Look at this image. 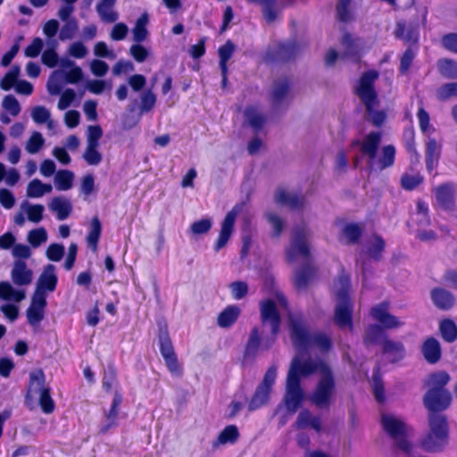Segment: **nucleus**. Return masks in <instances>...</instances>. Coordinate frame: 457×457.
<instances>
[{
    "label": "nucleus",
    "mask_w": 457,
    "mask_h": 457,
    "mask_svg": "<svg viewBox=\"0 0 457 457\" xmlns=\"http://www.w3.org/2000/svg\"><path fill=\"white\" fill-rule=\"evenodd\" d=\"M451 380L445 370L431 372L424 386L428 388L423 395V404L428 411V431L420 440V447L427 453L442 452L449 442V424L445 414L452 403L451 392L446 386Z\"/></svg>",
    "instance_id": "f257e3e1"
},
{
    "label": "nucleus",
    "mask_w": 457,
    "mask_h": 457,
    "mask_svg": "<svg viewBox=\"0 0 457 457\" xmlns=\"http://www.w3.org/2000/svg\"><path fill=\"white\" fill-rule=\"evenodd\" d=\"M261 319L263 324L270 322L271 335L262 344L259 328L255 326L251 329L241 359L243 368L252 365L258 355L259 350L261 348L269 350L277 339L281 325V316L273 300L268 299L261 303Z\"/></svg>",
    "instance_id": "f03ea898"
},
{
    "label": "nucleus",
    "mask_w": 457,
    "mask_h": 457,
    "mask_svg": "<svg viewBox=\"0 0 457 457\" xmlns=\"http://www.w3.org/2000/svg\"><path fill=\"white\" fill-rule=\"evenodd\" d=\"M298 255L306 262L295 271L293 284L295 289L302 290L314 278L317 270L311 262V251L305 228L300 227L293 230L290 245L286 249V260L288 263H293Z\"/></svg>",
    "instance_id": "7ed1b4c3"
},
{
    "label": "nucleus",
    "mask_w": 457,
    "mask_h": 457,
    "mask_svg": "<svg viewBox=\"0 0 457 457\" xmlns=\"http://www.w3.org/2000/svg\"><path fill=\"white\" fill-rule=\"evenodd\" d=\"M389 310L390 303L387 301H383L370 308V314L378 324H370L366 328L363 335V342L366 345H378L386 338V329L398 328L404 324L398 317L391 314Z\"/></svg>",
    "instance_id": "20e7f679"
},
{
    "label": "nucleus",
    "mask_w": 457,
    "mask_h": 457,
    "mask_svg": "<svg viewBox=\"0 0 457 457\" xmlns=\"http://www.w3.org/2000/svg\"><path fill=\"white\" fill-rule=\"evenodd\" d=\"M379 73L376 70L364 71L354 89V94L361 99L366 108V112L371 116V122L376 127H380L386 120V113L383 111H376L378 104V93L375 88V82Z\"/></svg>",
    "instance_id": "39448f33"
},
{
    "label": "nucleus",
    "mask_w": 457,
    "mask_h": 457,
    "mask_svg": "<svg viewBox=\"0 0 457 457\" xmlns=\"http://www.w3.org/2000/svg\"><path fill=\"white\" fill-rule=\"evenodd\" d=\"M290 337L294 345L303 350L316 345L322 352H328L332 348V340L329 336L322 332L311 335L305 328L301 318H289Z\"/></svg>",
    "instance_id": "423d86ee"
},
{
    "label": "nucleus",
    "mask_w": 457,
    "mask_h": 457,
    "mask_svg": "<svg viewBox=\"0 0 457 457\" xmlns=\"http://www.w3.org/2000/svg\"><path fill=\"white\" fill-rule=\"evenodd\" d=\"M336 394V379L331 368L324 367V373L320 376L310 395V400L317 408H328Z\"/></svg>",
    "instance_id": "0eeeda50"
},
{
    "label": "nucleus",
    "mask_w": 457,
    "mask_h": 457,
    "mask_svg": "<svg viewBox=\"0 0 457 457\" xmlns=\"http://www.w3.org/2000/svg\"><path fill=\"white\" fill-rule=\"evenodd\" d=\"M38 394V404L45 414H51L55 410V403L51 396V387L46 386V375L42 370L29 374L27 397Z\"/></svg>",
    "instance_id": "6e6552de"
},
{
    "label": "nucleus",
    "mask_w": 457,
    "mask_h": 457,
    "mask_svg": "<svg viewBox=\"0 0 457 457\" xmlns=\"http://www.w3.org/2000/svg\"><path fill=\"white\" fill-rule=\"evenodd\" d=\"M157 338L159 350L168 370L173 376L181 377L183 375V367L179 361L168 326L165 323L158 325Z\"/></svg>",
    "instance_id": "1a4fd4ad"
},
{
    "label": "nucleus",
    "mask_w": 457,
    "mask_h": 457,
    "mask_svg": "<svg viewBox=\"0 0 457 457\" xmlns=\"http://www.w3.org/2000/svg\"><path fill=\"white\" fill-rule=\"evenodd\" d=\"M276 378L277 367L272 365L269 367L261 383L257 386L253 395L247 402V410L249 412L255 411L268 404Z\"/></svg>",
    "instance_id": "9d476101"
},
{
    "label": "nucleus",
    "mask_w": 457,
    "mask_h": 457,
    "mask_svg": "<svg viewBox=\"0 0 457 457\" xmlns=\"http://www.w3.org/2000/svg\"><path fill=\"white\" fill-rule=\"evenodd\" d=\"M301 52V46L296 41H277L270 44L264 60L268 63H287L295 61Z\"/></svg>",
    "instance_id": "9b49d317"
},
{
    "label": "nucleus",
    "mask_w": 457,
    "mask_h": 457,
    "mask_svg": "<svg viewBox=\"0 0 457 457\" xmlns=\"http://www.w3.org/2000/svg\"><path fill=\"white\" fill-rule=\"evenodd\" d=\"M433 208L436 211L453 213L456 211V185L452 182L442 183L432 190Z\"/></svg>",
    "instance_id": "f8f14e48"
},
{
    "label": "nucleus",
    "mask_w": 457,
    "mask_h": 457,
    "mask_svg": "<svg viewBox=\"0 0 457 457\" xmlns=\"http://www.w3.org/2000/svg\"><path fill=\"white\" fill-rule=\"evenodd\" d=\"M337 295L339 302L335 307V323L340 328H349L353 331V304L349 293L345 289H339Z\"/></svg>",
    "instance_id": "ddd939ff"
},
{
    "label": "nucleus",
    "mask_w": 457,
    "mask_h": 457,
    "mask_svg": "<svg viewBox=\"0 0 457 457\" xmlns=\"http://www.w3.org/2000/svg\"><path fill=\"white\" fill-rule=\"evenodd\" d=\"M381 423L384 430L396 440L397 448L405 453H410L411 445L406 438V428L404 422L392 416L383 414Z\"/></svg>",
    "instance_id": "4468645a"
},
{
    "label": "nucleus",
    "mask_w": 457,
    "mask_h": 457,
    "mask_svg": "<svg viewBox=\"0 0 457 457\" xmlns=\"http://www.w3.org/2000/svg\"><path fill=\"white\" fill-rule=\"evenodd\" d=\"M324 367L330 368L324 361H313L308 359L301 361L297 357H295L291 362L287 376L294 374L301 382L302 377H308L316 372H320V375H322L324 373Z\"/></svg>",
    "instance_id": "2eb2a0df"
},
{
    "label": "nucleus",
    "mask_w": 457,
    "mask_h": 457,
    "mask_svg": "<svg viewBox=\"0 0 457 457\" xmlns=\"http://www.w3.org/2000/svg\"><path fill=\"white\" fill-rule=\"evenodd\" d=\"M287 393L285 396V405L288 411L295 412L301 406L304 393L301 386V382L295 375L291 374L287 377Z\"/></svg>",
    "instance_id": "dca6fc26"
},
{
    "label": "nucleus",
    "mask_w": 457,
    "mask_h": 457,
    "mask_svg": "<svg viewBox=\"0 0 457 457\" xmlns=\"http://www.w3.org/2000/svg\"><path fill=\"white\" fill-rule=\"evenodd\" d=\"M382 134L378 131H371L361 140L360 152L369 158V163L372 167L376 163V157L381 144Z\"/></svg>",
    "instance_id": "f3484780"
},
{
    "label": "nucleus",
    "mask_w": 457,
    "mask_h": 457,
    "mask_svg": "<svg viewBox=\"0 0 457 457\" xmlns=\"http://www.w3.org/2000/svg\"><path fill=\"white\" fill-rule=\"evenodd\" d=\"M237 215V212L235 211V209H232L226 214L221 223V228L219 237L214 245V250L216 252H219L228 244L234 229Z\"/></svg>",
    "instance_id": "a211bd4d"
},
{
    "label": "nucleus",
    "mask_w": 457,
    "mask_h": 457,
    "mask_svg": "<svg viewBox=\"0 0 457 457\" xmlns=\"http://www.w3.org/2000/svg\"><path fill=\"white\" fill-rule=\"evenodd\" d=\"M58 284V277L55 273V266L54 264H47L44 267L42 273L39 275L37 281L36 290L47 293L54 292Z\"/></svg>",
    "instance_id": "6ab92c4d"
},
{
    "label": "nucleus",
    "mask_w": 457,
    "mask_h": 457,
    "mask_svg": "<svg viewBox=\"0 0 457 457\" xmlns=\"http://www.w3.org/2000/svg\"><path fill=\"white\" fill-rule=\"evenodd\" d=\"M442 145L435 138H428L425 148L426 168L429 173L436 170L441 158Z\"/></svg>",
    "instance_id": "aec40b11"
},
{
    "label": "nucleus",
    "mask_w": 457,
    "mask_h": 457,
    "mask_svg": "<svg viewBox=\"0 0 457 457\" xmlns=\"http://www.w3.org/2000/svg\"><path fill=\"white\" fill-rule=\"evenodd\" d=\"M33 272L28 269L23 260H16L11 271L12 282L16 286H27L32 281Z\"/></svg>",
    "instance_id": "412c9836"
},
{
    "label": "nucleus",
    "mask_w": 457,
    "mask_h": 457,
    "mask_svg": "<svg viewBox=\"0 0 457 457\" xmlns=\"http://www.w3.org/2000/svg\"><path fill=\"white\" fill-rule=\"evenodd\" d=\"M381 345L382 353L386 355L391 362H397L404 358L405 348L403 343L385 338Z\"/></svg>",
    "instance_id": "4be33fe9"
},
{
    "label": "nucleus",
    "mask_w": 457,
    "mask_h": 457,
    "mask_svg": "<svg viewBox=\"0 0 457 457\" xmlns=\"http://www.w3.org/2000/svg\"><path fill=\"white\" fill-rule=\"evenodd\" d=\"M122 400L121 394L115 392L111 408L106 414L107 422L99 430L101 434H106L112 428L118 426L119 408Z\"/></svg>",
    "instance_id": "5701e85b"
},
{
    "label": "nucleus",
    "mask_w": 457,
    "mask_h": 457,
    "mask_svg": "<svg viewBox=\"0 0 457 457\" xmlns=\"http://www.w3.org/2000/svg\"><path fill=\"white\" fill-rule=\"evenodd\" d=\"M421 352L425 360L435 364L438 362L442 356V349L439 342L435 337L427 338L421 346Z\"/></svg>",
    "instance_id": "b1692460"
},
{
    "label": "nucleus",
    "mask_w": 457,
    "mask_h": 457,
    "mask_svg": "<svg viewBox=\"0 0 457 457\" xmlns=\"http://www.w3.org/2000/svg\"><path fill=\"white\" fill-rule=\"evenodd\" d=\"M431 299L436 307L443 311L451 309L455 301L453 295L443 287L432 289Z\"/></svg>",
    "instance_id": "393cba45"
},
{
    "label": "nucleus",
    "mask_w": 457,
    "mask_h": 457,
    "mask_svg": "<svg viewBox=\"0 0 457 457\" xmlns=\"http://www.w3.org/2000/svg\"><path fill=\"white\" fill-rule=\"evenodd\" d=\"M275 201L278 204L289 206L292 210H298L304 206L305 197L296 194L290 195L285 189L279 188L275 193Z\"/></svg>",
    "instance_id": "a878e982"
},
{
    "label": "nucleus",
    "mask_w": 457,
    "mask_h": 457,
    "mask_svg": "<svg viewBox=\"0 0 457 457\" xmlns=\"http://www.w3.org/2000/svg\"><path fill=\"white\" fill-rule=\"evenodd\" d=\"M240 313L241 310L237 305H228L217 318L218 326L223 328H230L238 320Z\"/></svg>",
    "instance_id": "bb28decb"
},
{
    "label": "nucleus",
    "mask_w": 457,
    "mask_h": 457,
    "mask_svg": "<svg viewBox=\"0 0 457 457\" xmlns=\"http://www.w3.org/2000/svg\"><path fill=\"white\" fill-rule=\"evenodd\" d=\"M240 436L238 428L234 425L226 426L219 434L217 438L213 441L212 446L217 447L220 445H234L237 443Z\"/></svg>",
    "instance_id": "cd10ccee"
},
{
    "label": "nucleus",
    "mask_w": 457,
    "mask_h": 457,
    "mask_svg": "<svg viewBox=\"0 0 457 457\" xmlns=\"http://www.w3.org/2000/svg\"><path fill=\"white\" fill-rule=\"evenodd\" d=\"M116 1L101 0L96 5V12L104 23H114L118 20V13L113 10Z\"/></svg>",
    "instance_id": "c85d7f7f"
},
{
    "label": "nucleus",
    "mask_w": 457,
    "mask_h": 457,
    "mask_svg": "<svg viewBox=\"0 0 457 457\" xmlns=\"http://www.w3.org/2000/svg\"><path fill=\"white\" fill-rule=\"evenodd\" d=\"M102 234V223L97 216L91 219L90 230L87 236V243L92 251L98 248L99 240Z\"/></svg>",
    "instance_id": "c756f323"
},
{
    "label": "nucleus",
    "mask_w": 457,
    "mask_h": 457,
    "mask_svg": "<svg viewBox=\"0 0 457 457\" xmlns=\"http://www.w3.org/2000/svg\"><path fill=\"white\" fill-rule=\"evenodd\" d=\"M440 75L445 79H457V62L451 58H441L436 62Z\"/></svg>",
    "instance_id": "7c9ffc66"
},
{
    "label": "nucleus",
    "mask_w": 457,
    "mask_h": 457,
    "mask_svg": "<svg viewBox=\"0 0 457 457\" xmlns=\"http://www.w3.org/2000/svg\"><path fill=\"white\" fill-rule=\"evenodd\" d=\"M50 209L57 213V219L59 220H63L70 216L72 206L68 200L57 196L53 198L50 204Z\"/></svg>",
    "instance_id": "2f4dec72"
},
{
    "label": "nucleus",
    "mask_w": 457,
    "mask_h": 457,
    "mask_svg": "<svg viewBox=\"0 0 457 457\" xmlns=\"http://www.w3.org/2000/svg\"><path fill=\"white\" fill-rule=\"evenodd\" d=\"M396 150L393 145H386L382 147L381 155L377 161L378 169L384 170L394 165Z\"/></svg>",
    "instance_id": "473e14b6"
},
{
    "label": "nucleus",
    "mask_w": 457,
    "mask_h": 457,
    "mask_svg": "<svg viewBox=\"0 0 457 457\" xmlns=\"http://www.w3.org/2000/svg\"><path fill=\"white\" fill-rule=\"evenodd\" d=\"M343 236L347 239L348 244L359 243L362 234L363 228L355 222L347 223L342 229Z\"/></svg>",
    "instance_id": "72a5a7b5"
},
{
    "label": "nucleus",
    "mask_w": 457,
    "mask_h": 457,
    "mask_svg": "<svg viewBox=\"0 0 457 457\" xmlns=\"http://www.w3.org/2000/svg\"><path fill=\"white\" fill-rule=\"evenodd\" d=\"M290 89V81L285 78L274 82L272 89V100L274 104H280L287 96Z\"/></svg>",
    "instance_id": "f704fd0d"
},
{
    "label": "nucleus",
    "mask_w": 457,
    "mask_h": 457,
    "mask_svg": "<svg viewBox=\"0 0 457 457\" xmlns=\"http://www.w3.org/2000/svg\"><path fill=\"white\" fill-rule=\"evenodd\" d=\"M251 4H258L262 6V15L268 23H271L277 19L275 9L277 0H247Z\"/></svg>",
    "instance_id": "c9c22d12"
},
{
    "label": "nucleus",
    "mask_w": 457,
    "mask_h": 457,
    "mask_svg": "<svg viewBox=\"0 0 457 457\" xmlns=\"http://www.w3.org/2000/svg\"><path fill=\"white\" fill-rule=\"evenodd\" d=\"M439 330L445 341L452 343L457 338V326L453 320L445 319L440 322Z\"/></svg>",
    "instance_id": "e433bc0d"
},
{
    "label": "nucleus",
    "mask_w": 457,
    "mask_h": 457,
    "mask_svg": "<svg viewBox=\"0 0 457 457\" xmlns=\"http://www.w3.org/2000/svg\"><path fill=\"white\" fill-rule=\"evenodd\" d=\"M52 190L50 184H45L41 180L35 179L31 180L27 187V195L32 198L41 197L44 194Z\"/></svg>",
    "instance_id": "4c0bfd02"
},
{
    "label": "nucleus",
    "mask_w": 457,
    "mask_h": 457,
    "mask_svg": "<svg viewBox=\"0 0 457 457\" xmlns=\"http://www.w3.org/2000/svg\"><path fill=\"white\" fill-rule=\"evenodd\" d=\"M74 12V6L62 5L59 12L58 17L63 22V26L61 29H78V21L72 16Z\"/></svg>",
    "instance_id": "58836bf2"
},
{
    "label": "nucleus",
    "mask_w": 457,
    "mask_h": 457,
    "mask_svg": "<svg viewBox=\"0 0 457 457\" xmlns=\"http://www.w3.org/2000/svg\"><path fill=\"white\" fill-rule=\"evenodd\" d=\"M245 116L249 125L259 132L265 124V117L257 112L254 107H247L245 111Z\"/></svg>",
    "instance_id": "ea45409f"
},
{
    "label": "nucleus",
    "mask_w": 457,
    "mask_h": 457,
    "mask_svg": "<svg viewBox=\"0 0 457 457\" xmlns=\"http://www.w3.org/2000/svg\"><path fill=\"white\" fill-rule=\"evenodd\" d=\"M374 242L369 245L368 253L376 262L382 258V253L385 250L386 243L383 237L378 234L372 236Z\"/></svg>",
    "instance_id": "a19ab883"
},
{
    "label": "nucleus",
    "mask_w": 457,
    "mask_h": 457,
    "mask_svg": "<svg viewBox=\"0 0 457 457\" xmlns=\"http://www.w3.org/2000/svg\"><path fill=\"white\" fill-rule=\"evenodd\" d=\"M74 175L71 170H62L55 175V186L59 190H69L72 187Z\"/></svg>",
    "instance_id": "79ce46f5"
},
{
    "label": "nucleus",
    "mask_w": 457,
    "mask_h": 457,
    "mask_svg": "<svg viewBox=\"0 0 457 457\" xmlns=\"http://www.w3.org/2000/svg\"><path fill=\"white\" fill-rule=\"evenodd\" d=\"M156 95L151 88L145 89L140 96L139 110L141 113L148 112L156 104Z\"/></svg>",
    "instance_id": "37998d69"
},
{
    "label": "nucleus",
    "mask_w": 457,
    "mask_h": 457,
    "mask_svg": "<svg viewBox=\"0 0 457 457\" xmlns=\"http://www.w3.org/2000/svg\"><path fill=\"white\" fill-rule=\"evenodd\" d=\"M403 145L407 153L417 160L419 154L415 145V132L412 128L405 129L403 134Z\"/></svg>",
    "instance_id": "c03bdc74"
},
{
    "label": "nucleus",
    "mask_w": 457,
    "mask_h": 457,
    "mask_svg": "<svg viewBox=\"0 0 457 457\" xmlns=\"http://www.w3.org/2000/svg\"><path fill=\"white\" fill-rule=\"evenodd\" d=\"M234 51L235 45L231 40H228L224 45L219 47L220 68H228V62L232 57Z\"/></svg>",
    "instance_id": "a18cd8bd"
},
{
    "label": "nucleus",
    "mask_w": 457,
    "mask_h": 457,
    "mask_svg": "<svg viewBox=\"0 0 457 457\" xmlns=\"http://www.w3.org/2000/svg\"><path fill=\"white\" fill-rule=\"evenodd\" d=\"M117 381V370L114 365L110 364L104 371L102 386L106 393H110Z\"/></svg>",
    "instance_id": "49530a36"
},
{
    "label": "nucleus",
    "mask_w": 457,
    "mask_h": 457,
    "mask_svg": "<svg viewBox=\"0 0 457 457\" xmlns=\"http://www.w3.org/2000/svg\"><path fill=\"white\" fill-rule=\"evenodd\" d=\"M373 381V394L374 397L378 403H382L385 401V388L384 384L379 374V368H377V370L374 371L372 376Z\"/></svg>",
    "instance_id": "de8ad7c7"
},
{
    "label": "nucleus",
    "mask_w": 457,
    "mask_h": 457,
    "mask_svg": "<svg viewBox=\"0 0 457 457\" xmlns=\"http://www.w3.org/2000/svg\"><path fill=\"white\" fill-rule=\"evenodd\" d=\"M415 56L416 49L408 46L400 59L399 72L401 74L404 75L409 71Z\"/></svg>",
    "instance_id": "09e8293b"
},
{
    "label": "nucleus",
    "mask_w": 457,
    "mask_h": 457,
    "mask_svg": "<svg viewBox=\"0 0 457 457\" xmlns=\"http://www.w3.org/2000/svg\"><path fill=\"white\" fill-rule=\"evenodd\" d=\"M62 71H55L50 76L47 82L48 93L52 96H57L62 93Z\"/></svg>",
    "instance_id": "8fccbe9b"
},
{
    "label": "nucleus",
    "mask_w": 457,
    "mask_h": 457,
    "mask_svg": "<svg viewBox=\"0 0 457 457\" xmlns=\"http://www.w3.org/2000/svg\"><path fill=\"white\" fill-rule=\"evenodd\" d=\"M395 37L398 39H403L408 46L417 47L420 34L419 30H395Z\"/></svg>",
    "instance_id": "3c124183"
},
{
    "label": "nucleus",
    "mask_w": 457,
    "mask_h": 457,
    "mask_svg": "<svg viewBox=\"0 0 457 457\" xmlns=\"http://www.w3.org/2000/svg\"><path fill=\"white\" fill-rule=\"evenodd\" d=\"M20 74V67L13 66L2 79L0 87L2 89L8 91L18 82Z\"/></svg>",
    "instance_id": "603ef678"
},
{
    "label": "nucleus",
    "mask_w": 457,
    "mask_h": 457,
    "mask_svg": "<svg viewBox=\"0 0 457 457\" xmlns=\"http://www.w3.org/2000/svg\"><path fill=\"white\" fill-rule=\"evenodd\" d=\"M351 0H339L337 4V17L341 22H348L353 19L350 10Z\"/></svg>",
    "instance_id": "864d4df0"
},
{
    "label": "nucleus",
    "mask_w": 457,
    "mask_h": 457,
    "mask_svg": "<svg viewBox=\"0 0 457 457\" xmlns=\"http://www.w3.org/2000/svg\"><path fill=\"white\" fill-rule=\"evenodd\" d=\"M423 182V178L417 175L404 173L401 177V186L403 189L411 191L417 188Z\"/></svg>",
    "instance_id": "5fc2aeb1"
},
{
    "label": "nucleus",
    "mask_w": 457,
    "mask_h": 457,
    "mask_svg": "<svg viewBox=\"0 0 457 457\" xmlns=\"http://www.w3.org/2000/svg\"><path fill=\"white\" fill-rule=\"evenodd\" d=\"M96 145H87V148L83 154L84 160L88 165H97L102 161V154L97 150Z\"/></svg>",
    "instance_id": "6e6d98bb"
},
{
    "label": "nucleus",
    "mask_w": 457,
    "mask_h": 457,
    "mask_svg": "<svg viewBox=\"0 0 457 457\" xmlns=\"http://www.w3.org/2000/svg\"><path fill=\"white\" fill-rule=\"evenodd\" d=\"M47 239V234L44 228H34L29 232L28 241L33 247L39 246Z\"/></svg>",
    "instance_id": "4d7b16f0"
},
{
    "label": "nucleus",
    "mask_w": 457,
    "mask_h": 457,
    "mask_svg": "<svg viewBox=\"0 0 457 457\" xmlns=\"http://www.w3.org/2000/svg\"><path fill=\"white\" fill-rule=\"evenodd\" d=\"M44 143L45 140L41 133L34 132L27 142L26 150L29 154H36L43 147Z\"/></svg>",
    "instance_id": "13d9d810"
},
{
    "label": "nucleus",
    "mask_w": 457,
    "mask_h": 457,
    "mask_svg": "<svg viewBox=\"0 0 457 457\" xmlns=\"http://www.w3.org/2000/svg\"><path fill=\"white\" fill-rule=\"evenodd\" d=\"M228 287L233 298L236 300L243 299L248 293V285L244 281H234Z\"/></svg>",
    "instance_id": "bf43d9fd"
},
{
    "label": "nucleus",
    "mask_w": 457,
    "mask_h": 457,
    "mask_svg": "<svg viewBox=\"0 0 457 457\" xmlns=\"http://www.w3.org/2000/svg\"><path fill=\"white\" fill-rule=\"evenodd\" d=\"M438 98L447 100L451 97H457V82H450L442 85L437 91Z\"/></svg>",
    "instance_id": "052dcab7"
},
{
    "label": "nucleus",
    "mask_w": 457,
    "mask_h": 457,
    "mask_svg": "<svg viewBox=\"0 0 457 457\" xmlns=\"http://www.w3.org/2000/svg\"><path fill=\"white\" fill-rule=\"evenodd\" d=\"M2 105L12 116H17L21 112L20 104L12 95L5 96L3 99Z\"/></svg>",
    "instance_id": "680f3d73"
},
{
    "label": "nucleus",
    "mask_w": 457,
    "mask_h": 457,
    "mask_svg": "<svg viewBox=\"0 0 457 457\" xmlns=\"http://www.w3.org/2000/svg\"><path fill=\"white\" fill-rule=\"evenodd\" d=\"M62 78L66 83L76 84L83 79V72L79 66H74L68 71H62Z\"/></svg>",
    "instance_id": "e2e57ef3"
},
{
    "label": "nucleus",
    "mask_w": 457,
    "mask_h": 457,
    "mask_svg": "<svg viewBox=\"0 0 457 457\" xmlns=\"http://www.w3.org/2000/svg\"><path fill=\"white\" fill-rule=\"evenodd\" d=\"M31 116L36 123L44 124L50 120L51 114L45 106L37 105L33 108Z\"/></svg>",
    "instance_id": "0e129e2a"
},
{
    "label": "nucleus",
    "mask_w": 457,
    "mask_h": 457,
    "mask_svg": "<svg viewBox=\"0 0 457 457\" xmlns=\"http://www.w3.org/2000/svg\"><path fill=\"white\" fill-rule=\"evenodd\" d=\"M65 250L61 244H51L46 249V257L52 262H59L62 259Z\"/></svg>",
    "instance_id": "69168bd1"
},
{
    "label": "nucleus",
    "mask_w": 457,
    "mask_h": 457,
    "mask_svg": "<svg viewBox=\"0 0 457 457\" xmlns=\"http://www.w3.org/2000/svg\"><path fill=\"white\" fill-rule=\"evenodd\" d=\"M76 98V93L72 88H66L60 96L58 101V108L60 110H65L71 105Z\"/></svg>",
    "instance_id": "338daca9"
},
{
    "label": "nucleus",
    "mask_w": 457,
    "mask_h": 457,
    "mask_svg": "<svg viewBox=\"0 0 457 457\" xmlns=\"http://www.w3.org/2000/svg\"><path fill=\"white\" fill-rule=\"evenodd\" d=\"M442 46L448 51L457 54V33H448L442 37Z\"/></svg>",
    "instance_id": "774afa93"
}]
</instances>
